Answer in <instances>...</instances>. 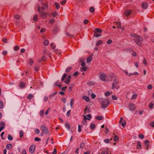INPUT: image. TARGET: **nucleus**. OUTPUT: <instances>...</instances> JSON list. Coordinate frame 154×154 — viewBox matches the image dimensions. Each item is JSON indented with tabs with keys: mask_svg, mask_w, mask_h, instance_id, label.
I'll use <instances>...</instances> for the list:
<instances>
[{
	"mask_svg": "<svg viewBox=\"0 0 154 154\" xmlns=\"http://www.w3.org/2000/svg\"><path fill=\"white\" fill-rule=\"evenodd\" d=\"M115 77V75L113 73H110L106 75L104 73H101L99 75V79L104 82L111 81L114 79Z\"/></svg>",
	"mask_w": 154,
	"mask_h": 154,
	"instance_id": "f257e3e1",
	"label": "nucleus"
},
{
	"mask_svg": "<svg viewBox=\"0 0 154 154\" xmlns=\"http://www.w3.org/2000/svg\"><path fill=\"white\" fill-rule=\"evenodd\" d=\"M41 6H38V10L39 11L40 16L42 18L46 17L47 15V13L45 12L44 11L45 9L47 10L48 8V4L47 3H45L43 2L41 4Z\"/></svg>",
	"mask_w": 154,
	"mask_h": 154,
	"instance_id": "f03ea898",
	"label": "nucleus"
},
{
	"mask_svg": "<svg viewBox=\"0 0 154 154\" xmlns=\"http://www.w3.org/2000/svg\"><path fill=\"white\" fill-rule=\"evenodd\" d=\"M143 39L141 37L138 36H135V42L139 45L141 46Z\"/></svg>",
	"mask_w": 154,
	"mask_h": 154,
	"instance_id": "7ed1b4c3",
	"label": "nucleus"
},
{
	"mask_svg": "<svg viewBox=\"0 0 154 154\" xmlns=\"http://www.w3.org/2000/svg\"><path fill=\"white\" fill-rule=\"evenodd\" d=\"M119 88V81L117 79L114 80L112 85V89H118Z\"/></svg>",
	"mask_w": 154,
	"mask_h": 154,
	"instance_id": "20e7f679",
	"label": "nucleus"
},
{
	"mask_svg": "<svg viewBox=\"0 0 154 154\" xmlns=\"http://www.w3.org/2000/svg\"><path fill=\"white\" fill-rule=\"evenodd\" d=\"M109 102L108 99H103L102 102V107L103 108H106L109 105Z\"/></svg>",
	"mask_w": 154,
	"mask_h": 154,
	"instance_id": "39448f33",
	"label": "nucleus"
},
{
	"mask_svg": "<svg viewBox=\"0 0 154 154\" xmlns=\"http://www.w3.org/2000/svg\"><path fill=\"white\" fill-rule=\"evenodd\" d=\"M41 129L43 132L45 134H48L49 133L48 129L44 125H42L40 127Z\"/></svg>",
	"mask_w": 154,
	"mask_h": 154,
	"instance_id": "423d86ee",
	"label": "nucleus"
},
{
	"mask_svg": "<svg viewBox=\"0 0 154 154\" xmlns=\"http://www.w3.org/2000/svg\"><path fill=\"white\" fill-rule=\"evenodd\" d=\"M35 146V145H32L29 148V151L31 153H33L34 152Z\"/></svg>",
	"mask_w": 154,
	"mask_h": 154,
	"instance_id": "0eeeda50",
	"label": "nucleus"
},
{
	"mask_svg": "<svg viewBox=\"0 0 154 154\" xmlns=\"http://www.w3.org/2000/svg\"><path fill=\"white\" fill-rule=\"evenodd\" d=\"M83 116L84 117L83 120L82 121V123L83 125H85L86 124L87 122V119H88L89 120H90V119L84 115H83Z\"/></svg>",
	"mask_w": 154,
	"mask_h": 154,
	"instance_id": "6e6552de",
	"label": "nucleus"
},
{
	"mask_svg": "<svg viewBox=\"0 0 154 154\" xmlns=\"http://www.w3.org/2000/svg\"><path fill=\"white\" fill-rule=\"evenodd\" d=\"M119 122L122 124L123 127H125L126 125V122L123 120V119L122 117L120 118Z\"/></svg>",
	"mask_w": 154,
	"mask_h": 154,
	"instance_id": "1a4fd4ad",
	"label": "nucleus"
},
{
	"mask_svg": "<svg viewBox=\"0 0 154 154\" xmlns=\"http://www.w3.org/2000/svg\"><path fill=\"white\" fill-rule=\"evenodd\" d=\"M5 127V123L4 122H0V132L3 130Z\"/></svg>",
	"mask_w": 154,
	"mask_h": 154,
	"instance_id": "9d476101",
	"label": "nucleus"
},
{
	"mask_svg": "<svg viewBox=\"0 0 154 154\" xmlns=\"http://www.w3.org/2000/svg\"><path fill=\"white\" fill-rule=\"evenodd\" d=\"M132 13V11L131 10H126L125 12L124 15L126 16H128L130 15Z\"/></svg>",
	"mask_w": 154,
	"mask_h": 154,
	"instance_id": "9b49d317",
	"label": "nucleus"
},
{
	"mask_svg": "<svg viewBox=\"0 0 154 154\" xmlns=\"http://www.w3.org/2000/svg\"><path fill=\"white\" fill-rule=\"evenodd\" d=\"M92 55V54H91L87 57L86 60V62L87 63H89L93 59Z\"/></svg>",
	"mask_w": 154,
	"mask_h": 154,
	"instance_id": "f8f14e48",
	"label": "nucleus"
},
{
	"mask_svg": "<svg viewBox=\"0 0 154 154\" xmlns=\"http://www.w3.org/2000/svg\"><path fill=\"white\" fill-rule=\"evenodd\" d=\"M102 32V29L98 28H96L94 30V33H101Z\"/></svg>",
	"mask_w": 154,
	"mask_h": 154,
	"instance_id": "ddd939ff",
	"label": "nucleus"
},
{
	"mask_svg": "<svg viewBox=\"0 0 154 154\" xmlns=\"http://www.w3.org/2000/svg\"><path fill=\"white\" fill-rule=\"evenodd\" d=\"M129 108L132 111L134 110L135 106L134 104L130 103L129 105Z\"/></svg>",
	"mask_w": 154,
	"mask_h": 154,
	"instance_id": "4468645a",
	"label": "nucleus"
},
{
	"mask_svg": "<svg viewBox=\"0 0 154 154\" xmlns=\"http://www.w3.org/2000/svg\"><path fill=\"white\" fill-rule=\"evenodd\" d=\"M71 79V75H69L66 78V80L64 81V83L66 84H69Z\"/></svg>",
	"mask_w": 154,
	"mask_h": 154,
	"instance_id": "2eb2a0df",
	"label": "nucleus"
},
{
	"mask_svg": "<svg viewBox=\"0 0 154 154\" xmlns=\"http://www.w3.org/2000/svg\"><path fill=\"white\" fill-rule=\"evenodd\" d=\"M142 7L143 9H146L148 7V4L147 3H143L141 4Z\"/></svg>",
	"mask_w": 154,
	"mask_h": 154,
	"instance_id": "dca6fc26",
	"label": "nucleus"
},
{
	"mask_svg": "<svg viewBox=\"0 0 154 154\" xmlns=\"http://www.w3.org/2000/svg\"><path fill=\"white\" fill-rule=\"evenodd\" d=\"M137 147H136L137 149H141V145L140 144V142L138 141V142H137Z\"/></svg>",
	"mask_w": 154,
	"mask_h": 154,
	"instance_id": "f3484780",
	"label": "nucleus"
},
{
	"mask_svg": "<svg viewBox=\"0 0 154 154\" xmlns=\"http://www.w3.org/2000/svg\"><path fill=\"white\" fill-rule=\"evenodd\" d=\"M113 134L114 135V137L113 138V140L115 141V142H117L119 140V137L118 136L114 134Z\"/></svg>",
	"mask_w": 154,
	"mask_h": 154,
	"instance_id": "a211bd4d",
	"label": "nucleus"
},
{
	"mask_svg": "<svg viewBox=\"0 0 154 154\" xmlns=\"http://www.w3.org/2000/svg\"><path fill=\"white\" fill-rule=\"evenodd\" d=\"M90 111L89 109L86 106L85 109L84 110V113L86 114L87 113H89Z\"/></svg>",
	"mask_w": 154,
	"mask_h": 154,
	"instance_id": "6ab92c4d",
	"label": "nucleus"
},
{
	"mask_svg": "<svg viewBox=\"0 0 154 154\" xmlns=\"http://www.w3.org/2000/svg\"><path fill=\"white\" fill-rule=\"evenodd\" d=\"M12 147V145L11 144H8L6 146V149L8 150L10 149Z\"/></svg>",
	"mask_w": 154,
	"mask_h": 154,
	"instance_id": "aec40b11",
	"label": "nucleus"
},
{
	"mask_svg": "<svg viewBox=\"0 0 154 154\" xmlns=\"http://www.w3.org/2000/svg\"><path fill=\"white\" fill-rule=\"evenodd\" d=\"M58 13L56 11H54L51 13V15L53 17H55L57 15Z\"/></svg>",
	"mask_w": 154,
	"mask_h": 154,
	"instance_id": "412c9836",
	"label": "nucleus"
},
{
	"mask_svg": "<svg viewBox=\"0 0 154 154\" xmlns=\"http://www.w3.org/2000/svg\"><path fill=\"white\" fill-rule=\"evenodd\" d=\"M82 98L87 102H89V98L86 96H84L82 97Z\"/></svg>",
	"mask_w": 154,
	"mask_h": 154,
	"instance_id": "4be33fe9",
	"label": "nucleus"
},
{
	"mask_svg": "<svg viewBox=\"0 0 154 154\" xmlns=\"http://www.w3.org/2000/svg\"><path fill=\"white\" fill-rule=\"evenodd\" d=\"M24 133L22 130H20L19 132L20 137V138H22L23 136Z\"/></svg>",
	"mask_w": 154,
	"mask_h": 154,
	"instance_id": "5701e85b",
	"label": "nucleus"
},
{
	"mask_svg": "<svg viewBox=\"0 0 154 154\" xmlns=\"http://www.w3.org/2000/svg\"><path fill=\"white\" fill-rule=\"evenodd\" d=\"M95 118L99 120H101L103 119V117L101 116H96L95 117Z\"/></svg>",
	"mask_w": 154,
	"mask_h": 154,
	"instance_id": "b1692460",
	"label": "nucleus"
},
{
	"mask_svg": "<svg viewBox=\"0 0 154 154\" xmlns=\"http://www.w3.org/2000/svg\"><path fill=\"white\" fill-rule=\"evenodd\" d=\"M33 97V95L32 94H30L27 97V98L28 100H30Z\"/></svg>",
	"mask_w": 154,
	"mask_h": 154,
	"instance_id": "393cba45",
	"label": "nucleus"
},
{
	"mask_svg": "<svg viewBox=\"0 0 154 154\" xmlns=\"http://www.w3.org/2000/svg\"><path fill=\"white\" fill-rule=\"evenodd\" d=\"M49 43V42L48 40H45L44 42H43V44L45 46H47L48 45Z\"/></svg>",
	"mask_w": 154,
	"mask_h": 154,
	"instance_id": "a878e982",
	"label": "nucleus"
},
{
	"mask_svg": "<svg viewBox=\"0 0 154 154\" xmlns=\"http://www.w3.org/2000/svg\"><path fill=\"white\" fill-rule=\"evenodd\" d=\"M25 84L24 82H21L20 83L19 86L21 88H23L24 87Z\"/></svg>",
	"mask_w": 154,
	"mask_h": 154,
	"instance_id": "bb28decb",
	"label": "nucleus"
},
{
	"mask_svg": "<svg viewBox=\"0 0 154 154\" xmlns=\"http://www.w3.org/2000/svg\"><path fill=\"white\" fill-rule=\"evenodd\" d=\"M112 140V139L111 138L110 139H106L104 140V142L106 143H108L110 141Z\"/></svg>",
	"mask_w": 154,
	"mask_h": 154,
	"instance_id": "cd10ccee",
	"label": "nucleus"
},
{
	"mask_svg": "<svg viewBox=\"0 0 154 154\" xmlns=\"http://www.w3.org/2000/svg\"><path fill=\"white\" fill-rule=\"evenodd\" d=\"M103 42L101 40H99L96 43V45L98 46L102 44Z\"/></svg>",
	"mask_w": 154,
	"mask_h": 154,
	"instance_id": "c85d7f7f",
	"label": "nucleus"
},
{
	"mask_svg": "<svg viewBox=\"0 0 154 154\" xmlns=\"http://www.w3.org/2000/svg\"><path fill=\"white\" fill-rule=\"evenodd\" d=\"M116 27L117 28H120L121 27V23L120 22H117L116 23Z\"/></svg>",
	"mask_w": 154,
	"mask_h": 154,
	"instance_id": "c756f323",
	"label": "nucleus"
},
{
	"mask_svg": "<svg viewBox=\"0 0 154 154\" xmlns=\"http://www.w3.org/2000/svg\"><path fill=\"white\" fill-rule=\"evenodd\" d=\"M149 141L148 140H146L145 141V146L147 148L149 146Z\"/></svg>",
	"mask_w": 154,
	"mask_h": 154,
	"instance_id": "7c9ffc66",
	"label": "nucleus"
},
{
	"mask_svg": "<svg viewBox=\"0 0 154 154\" xmlns=\"http://www.w3.org/2000/svg\"><path fill=\"white\" fill-rule=\"evenodd\" d=\"M55 5L56 6V8L57 9H59L60 8V5L59 4L55 2Z\"/></svg>",
	"mask_w": 154,
	"mask_h": 154,
	"instance_id": "2f4dec72",
	"label": "nucleus"
},
{
	"mask_svg": "<svg viewBox=\"0 0 154 154\" xmlns=\"http://www.w3.org/2000/svg\"><path fill=\"white\" fill-rule=\"evenodd\" d=\"M4 104L2 101L0 100V109H2L3 106Z\"/></svg>",
	"mask_w": 154,
	"mask_h": 154,
	"instance_id": "473e14b6",
	"label": "nucleus"
},
{
	"mask_svg": "<svg viewBox=\"0 0 154 154\" xmlns=\"http://www.w3.org/2000/svg\"><path fill=\"white\" fill-rule=\"evenodd\" d=\"M95 125L94 123H92L91 125L90 128L91 130H93L95 128Z\"/></svg>",
	"mask_w": 154,
	"mask_h": 154,
	"instance_id": "72a5a7b5",
	"label": "nucleus"
},
{
	"mask_svg": "<svg viewBox=\"0 0 154 154\" xmlns=\"http://www.w3.org/2000/svg\"><path fill=\"white\" fill-rule=\"evenodd\" d=\"M55 21V20L54 19H52L50 20L49 21V23L50 24H53V23Z\"/></svg>",
	"mask_w": 154,
	"mask_h": 154,
	"instance_id": "f704fd0d",
	"label": "nucleus"
},
{
	"mask_svg": "<svg viewBox=\"0 0 154 154\" xmlns=\"http://www.w3.org/2000/svg\"><path fill=\"white\" fill-rule=\"evenodd\" d=\"M33 19L35 21H37L38 20V16L37 15H35L33 17Z\"/></svg>",
	"mask_w": 154,
	"mask_h": 154,
	"instance_id": "c9c22d12",
	"label": "nucleus"
},
{
	"mask_svg": "<svg viewBox=\"0 0 154 154\" xmlns=\"http://www.w3.org/2000/svg\"><path fill=\"white\" fill-rule=\"evenodd\" d=\"M34 63V62L33 60L32 59H30L29 61V64L30 66H31Z\"/></svg>",
	"mask_w": 154,
	"mask_h": 154,
	"instance_id": "e433bc0d",
	"label": "nucleus"
},
{
	"mask_svg": "<svg viewBox=\"0 0 154 154\" xmlns=\"http://www.w3.org/2000/svg\"><path fill=\"white\" fill-rule=\"evenodd\" d=\"M67 75V74H64L63 75L61 78V81H63L64 80V79H65V78Z\"/></svg>",
	"mask_w": 154,
	"mask_h": 154,
	"instance_id": "4c0bfd02",
	"label": "nucleus"
},
{
	"mask_svg": "<svg viewBox=\"0 0 154 154\" xmlns=\"http://www.w3.org/2000/svg\"><path fill=\"white\" fill-rule=\"evenodd\" d=\"M95 11L94 8L93 7H90L89 9V11L90 12H93Z\"/></svg>",
	"mask_w": 154,
	"mask_h": 154,
	"instance_id": "58836bf2",
	"label": "nucleus"
},
{
	"mask_svg": "<svg viewBox=\"0 0 154 154\" xmlns=\"http://www.w3.org/2000/svg\"><path fill=\"white\" fill-rule=\"evenodd\" d=\"M72 68L71 67H68L66 70V72H68L70 70L72 69Z\"/></svg>",
	"mask_w": 154,
	"mask_h": 154,
	"instance_id": "ea45409f",
	"label": "nucleus"
},
{
	"mask_svg": "<svg viewBox=\"0 0 154 154\" xmlns=\"http://www.w3.org/2000/svg\"><path fill=\"white\" fill-rule=\"evenodd\" d=\"M19 47L18 46H15L14 48V50L15 51H17L19 49Z\"/></svg>",
	"mask_w": 154,
	"mask_h": 154,
	"instance_id": "a19ab883",
	"label": "nucleus"
},
{
	"mask_svg": "<svg viewBox=\"0 0 154 154\" xmlns=\"http://www.w3.org/2000/svg\"><path fill=\"white\" fill-rule=\"evenodd\" d=\"M74 103V101L73 100V98H72L71 99L70 103L71 107L72 108V106L73 105Z\"/></svg>",
	"mask_w": 154,
	"mask_h": 154,
	"instance_id": "79ce46f5",
	"label": "nucleus"
},
{
	"mask_svg": "<svg viewBox=\"0 0 154 154\" xmlns=\"http://www.w3.org/2000/svg\"><path fill=\"white\" fill-rule=\"evenodd\" d=\"M8 139L10 140H13V138L12 136L8 134Z\"/></svg>",
	"mask_w": 154,
	"mask_h": 154,
	"instance_id": "37998d69",
	"label": "nucleus"
},
{
	"mask_svg": "<svg viewBox=\"0 0 154 154\" xmlns=\"http://www.w3.org/2000/svg\"><path fill=\"white\" fill-rule=\"evenodd\" d=\"M59 83V81H57L54 83V86H59L60 87L61 86V85H58V84Z\"/></svg>",
	"mask_w": 154,
	"mask_h": 154,
	"instance_id": "c03bdc74",
	"label": "nucleus"
},
{
	"mask_svg": "<svg viewBox=\"0 0 154 154\" xmlns=\"http://www.w3.org/2000/svg\"><path fill=\"white\" fill-rule=\"evenodd\" d=\"M65 126L66 127L68 128V129H69L70 128L69 124L68 123H66L65 124Z\"/></svg>",
	"mask_w": 154,
	"mask_h": 154,
	"instance_id": "a18cd8bd",
	"label": "nucleus"
},
{
	"mask_svg": "<svg viewBox=\"0 0 154 154\" xmlns=\"http://www.w3.org/2000/svg\"><path fill=\"white\" fill-rule=\"evenodd\" d=\"M44 114V110H41L39 112V115L42 117L43 116Z\"/></svg>",
	"mask_w": 154,
	"mask_h": 154,
	"instance_id": "49530a36",
	"label": "nucleus"
},
{
	"mask_svg": "<svg viewBox=\"0 0 154 154\" xmlns=\"http://www.w3.org/2000/svg\"><path fill=\"white\" fill-rule=\"evenodd\" d=\"M107 149L106 150H105L102 152V154H109L108 151L107 150Z\"/></svg>",
	"mask_w": 154,
	"mask_h": 154,
	"instance_id": "de8ad7c7",
	"label": "nucleus"
},
{
	"mask_svg": "<svg viewBox=\"0 0 154 154\" xmlns=\"http://www.w3.org/2000/svg\"><path fill=\"white\" fill-rule=\"evenodd\" d=\"M94 35L95 37H98L101 35V34L97 33H94Z\"/></svg>",
	"mask_w": 154,
	"mask_h": 154,
	"instance_id": "09e8293b",
	"label": "nucleus"
},
{
	"mask_svg": "<svg viewBox=\"0 0 154 154\" xmlns=\"http://www.w3.org/2000/svg\"><path fill=\"white\" fill-rule=\"evenodd\" d=\"M71 112V111L70 110H69L67 111L66 113V116L67 117H69V116Z\"/></svg>",
	"mask_w": 154,
	"mask_h": 154,
	"instance_id": "8fccbe9b",
	"label": "nucleus"
},
{
	"mask_svg": "<svg viewBox=\"0 0 154 154\" xmlns=\"http://www.w3.org/2000/svg\"><path fill=\"white\" fill-rule=\"evenodd\" d=\"M50 46L53 49H54L55 47V46L54 45V43H53L51 44Z\"/></svg>",
	"mask_w": 154,
	"mask_h": 154,
	"instance_id": "3c124183",
	"label": "nucleus"
},
{
	"mask_svg": "<svg viewBox=\"0 0 154 154\" xmlns=\"http://www.w3.org/2000/svg\"><path fill=\"white\" fill-rule=\"evenodd\" d=\"M66 0H64L60 2V4L61 5H63L66 3Z\"/></svg>",
	"mask_w": 154,
	"mask_h": 154,
	"instance_id": "603ef678",
	"label": "nucleus"
},
{
	"mask_svg": "<svg viewBox=\"0 0 154 154\" xmlns=\"http://www.w3.org/2000/svg\"><path fill=\"white\" fill-rule=\"evenodd\" d=\"M14 17L17 19H19L20 18V16L18 15H15L14 16Z\"/></svg>",
	"mask_w": 154,
	"mask_h": 154,
	"instance_id": "864d4df0",
	"label": "nucleus"
},
{
	"mask_svg": "<svg viewBox=\"0 0 154 154\" xmlns=\"http://www.w3.org/2000/svg\"><path fill=\"white\" fill-rule=\"evenodd\" d=\"M139 137L141 139H143L144 137V136L141 134H140L139 135Z\"/></svg>",
	"mask_w": 154,
	"mask_h": 154,
	"instance_id": "5fc2aeb1",
	"label": "nucleus"
},
{
	"mask_svg": "<svg viewBox=\"0 0 154 154\" xmlns=\"http://www.w3.org/2000/svg\"><path fill=\"white\" fill-rule=\"evenodd\" d=\"M112 98L114 100H116L117 99V97L114 95L112 96Z\"/></svg>",
	"mask_w": 154,
	"mask_h": 154,
	"instance_id": "6e6d98bb",
	"label": "nucleus"
},
{
	"mask_svg": "<svg viewBox=\"0 0 154 154\" xmlns=\"http://www.w3.org/2000/svg\"><path fill=\"white\" fill-rule=\"evenodd\" d=\"M110 94V92L109 91H106L105 94V95L106 96L109 95Z\"/></svg>",
	"mask_w": 154,
	"mask_h": 154,
	"instance_id": "4d7b16f0",
	"label": "nucleus"
},
{
	"mask_svg": "<svg viewBox=\"0 0 154 154\" xmlns=\"http://www.w3.org/2000/svg\"><path fill=\"white\" fill-rule=\"evenodd\" d=\"M35 133L38 134L40 132L39 130L38 129H35Z\"/></svg>",
	"mask_w": 154,
	"mask_h": 154,
	"instance_id": "13d9d810",
	"label": "nucleus"
},
{
	"mask_svg": "<svg viewBox=\"0 0 154 154\" xmlns=\"http://www.w3.org/2000/svg\"><path fill=\"white\" fill-rule=\"evenodd\" d=\"M52 153L53 154H56L57 153V149L56 148H54V151L52 152Z\"/></svg>",
	"mask_w": 154,
	"mask_h": 154,
	"instance_id": "bf43d9fd",
	"label": "nucleus"
},
{
	"mask_svg": "<svg viewBox=\"0 0 154 154\" xmlns=\"http://www.w3.org/2000/svg\"><path fill=\"white\" fill-rule=\"evenodd\" d=\"M85 146V144L83 143H82L80 145V147L81 148H83Z\"/></svg>",
	"mask_w": 154,
	"mask_h": 154,
	"instance_id": "052dcab7",
	"label": "nucleus"
},
{
	"mask_svg": "<svg viewBox=\"0 0 154 154\" xmlns=\"http://www.w3.org/2000/svg\"><path fill=\"white\" fill-rule=\"evenodd\" d=\"M153 104L151 103L149 104V107L150 109H152L153 108Z\"/></svg>",
	"mask_w": 154,
	"mask_h": 154,
	"instance_id": "680f3d73",
	"label": "nucleus"
},
{
	"mask_svg": "<svg viewBox=\"0 0 154 154\" xmlns=\"http://www.w3.org/2000/svg\"><path fill=\"white\" fill-rule=\"evenodd\" d=\"M149 125L152 127L154 128V121L150 123Z\"/></svg>",
	"mask_w": 154,
	"mask_h": 154,
	"instance_id": "e2e57ef3",
	"label": "nucleus"
},
{
	"mask_svg": "<svg viewBox=\"0 0 154 154\" xmlns=\"http://www.w3.org/2000/svg\"><path fill=\"white\" fill-rule=\"evenodd\" d=\"M81 126L80 125H78V131L79 132H80L81 131Z\"/></svg>",
	"mask_w": 154,
	"mask_h": 154,
	"instance_id": "0e129e2a",
	"label": "nucleus"
},
{
	"mask_svg": "<svg viewBox=\"0 0 154 154\" xmlns=\"http://www.w3.org/2000/svg\"><path fill=\"white\" fill-rule=\"evenodd\" d=\"M48 100V97L45 96L44 97V102H46Z\"/></svg>",
	"mask_w": 154,
	"mask_h": 154,
	"instance_id": "69168bd1",
	"label": "nucleus"
},
{
	"mask_svg": "<svg viewBox=\"0 0 154 154\" xmlns=\"http://www.w3.org/2000/svg\"><path fill=\"white\" fill-rule=\"evenodd\" d=\"M39 67L38 66H36L34 67V69L35 70L37 71Z\"/></svg>",
	"mask_w": 154,
	"mask_h": 154,
	"instance_id": "338daca9",
	"label": "nucleus"
},
{
	"mask_svg": "<svg viewBox=\"0 0 154 154\" xmlns=\"http://www.w3.org/2000/svg\"><path fill=\"white\" fill-rule=\"evenodd\" d=\"M112 42V40L111 39H109L107 42V43L108 44H110Z\"/></svg>",
	"mask_w": 154,
	"mask_h": 154,
	"instance_id": "774afa93",
	"label": "nucleus"
}]
</instances>
